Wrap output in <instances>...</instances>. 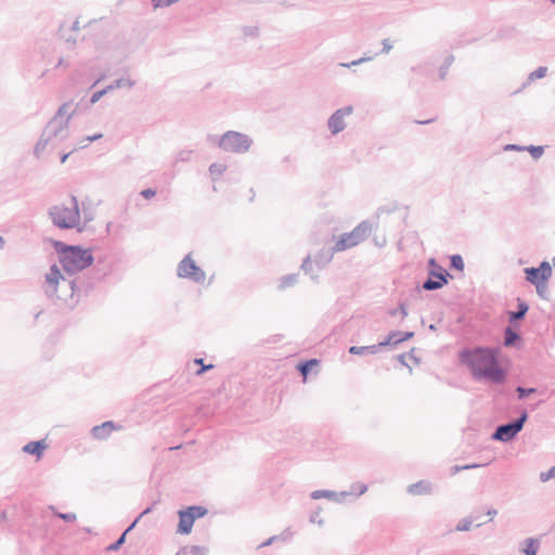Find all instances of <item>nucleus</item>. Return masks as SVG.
Here are the masks:
<instances>
[{
  "mask_svg": "<svg viewBox=\"0 0 555 555\" xmlns=\"http://www.w3.org/2000/svg\"><path fill=\"white\" fill-rule=\"evenodd\" d=\"M462 364L466 365L476 380H488L493 384H503L506 380V371L500 365L498 350L489 347L465 348L459 353Z\"/></svg>",
  "mask_w": 555,
  "mask_h": 555,
  "instance_id": "1",
  "label": "nucleus"
},
{
  "mask_svg": "<svg viewBox=\"0 0 555 555\" xmlns=\"http://www.w3.org/2000/svg\"><path fill=\"white\" fill-rule=\"evenodd\" d=\"M67 108L68 103L62 104L57 114L43 129L41 138L34 149L36 157H40L47 147H50L51 150H60L62 163H65L69 157V153H64L69 140V114Z\"/></svg>",
  "mask_w": 555,
  "mask_h": 555,
  "instance_id": "2",
  "label": "nucleus"
},
{
  "mask_svg": "<svg viewBox=\"0 0 555 555\" xmlns=\"http://www.w3.org/2000/svg\"><path fill=\"white\" fill-rule=\"evenodd\" d=\"M208 141L217 144L224 152L235 154L246 153L253 144V139L249 135L233 130L224 132L220 138L209 135Z\"/></svg>",
  "mask_w": 555,
  "mask_h": 555,
  "instance_id": "3",
  "label": "nucleus"
},
{
  "mask_svg": "<svg viewBox=\"0 0 555 555\" xmlns=\"http://www.w3.org/2000/svg\"><path fill=\"white\" fill-rule=\"evenodd\" d=\"M372 222L361 221L352 231L343 233L334 245V250L344 251L359 245L365 241L372 233Z\"/></svg>",
  "mask_w": 555,
  "mask_h": 555,
  "instance_id": "4",
  "label": "nucleus"
},
{
  "mask_svg": "<svg viewBox=\"0 0 555 555\" xmlns=\"http://www.w3.org/2000/svg\"><path fill=\"white\" fill-rule=\"evenodd\" d=\"M95 209L91 202L82 201L80 204L72 195V229L82 232L90 221L94 219Z\"/></svg>",
  "mask_w": 555,
  "mask_h": 555,
  "instance_id": "5",
  "label": "nucleus"
},
{
  "mask_svg": "<svg viewBox=\"0 0 555 555\" xmlns=\"http://www.w3.org/2000/svg\"><path fill=\"white\" fill-rule=\"evenodd\" d=\"M528 417V412L524 410L517 418L498 425L491 435V439L501 442L512 441L522 430Z\"/></svg>",
  "mask_w": 555,
  "mask_h": 555,
  "instance_id": "6",
  "label": "nucleus"
},
{
  "mask_svg": "<svg viewBox=\"0 0 555 555\" xmlns=\"http://www.w3.org/2000/svg\"><path fill=\"white\" fill-rule=\"evenodd\" d=\"M450 273L441 267L435 258L428 260V278L423 282L422 288L425 291H437L448 284Z\"/></svg>",
  "mask_w": 555,
  "mask_h": 555,
  "instance_id": "7",
  "label": "nucleus"
},
{
  "mask_svg": "<svg viewBox=\"0 0 555 555\" xmlns=\"http://www.w3.org/2000/svg\"><path fill=\"white\" fill-rule=\"evenodd\" d=\"M208 513L207 508L199 505H191L178 512L179 522L177 532L180 534H189L192 531L194 521L204 517Z\"/></svg>",
  "mask_w": 555,
  "mask_h": 555,
  "instance_id": "8",
  "label": "nucleus"
},
{
  "mask_svg": "<svg viewBox=\"0 0 555 555\" xmlns=\"http://www.w3.org/2000/svg\"><path fill=\"white\" fill-rule=\"evenodd\" d=\"M177 275L181 279H189L195 283H203L206 274L204 270L188 254L178 264Z\"/></svg>",
  "mask_w": 555,
  "mask_h": 555,
  "instance_id": "9",
  "label": "nucleus"
},
{
  "mask_svg": "<svg viewBox=\"0 0 555 555\" xmlns=\"http://www.w3.org/2000/svg\"><path fill=\"white\" fill-rule=\"evenodd\" d=\"M524 271L526 280L537 287L538 294H541V286H544L552 275L551 264L544 260L539 264V267H529Z\"/></svg>",
  "mask_w": 555,
  "mask_h": 555,
  "instance_id": "10",
  "label": "nucleus"
},
{
  "mask_svg": "<svg viewBox=\"0 0 555 555\" xmlns=\"http://www.w3.org/2000/svg\"><path fill=\"white\" fill-rule=\"evenodd\" d=\"M94 261L91 248L72 245V274L89 268Z\"/></svg>",
  "mask_w": 555,
  "mask_h": 555,
  "instance_id": "11",
  "label": "nucleus"
},
{
  "mask_svg": "<svg viewBox=\"0 0 555 555\" xmlns=\"http://www.w3.org/2000/svg\"><path fill=\"white\" fill-rule=\"evenodd\" d=\"M353 108L351 105L345 106L335 111L328 118L327 126L332 134H337L346 128L344 118L352 113Z\"/></svg>",
  "mask_w": 555,
  "mask_h": 555,
  "instance_id": "12",
  "label": "nucleus"
},
{
  "mask_svg": "<svg viewBox=\"0 0 555 555\" xmlns=\"http://www.w3.org/2000/svg\"><path fill=\"white\" fill-rule=\"evenodd\" d=\"M517 326L507 325L503 332V345L506 348L520 349L522 346V337L518 333Z\"/></svg>",
  "mask_w": 555,
  "mask_h": 555,
  "instance_id": "13",
  "label": "nucleus"
},
{
  "mask_svg": "<svg viewBox=\"0 0 555 555\" xmlns=\"http://www.w3.org/2000/svg\"><path fill=\"white\" fill-rule=\"evenodd\" d=\"M61 280H64L57 264H52L49 273L46 274V283L48 287L46 288V294L50 298H53L56 295V286Z\"/></svg>",
  "mask_w": 555,
  "mask_h": 555,
  "instance_id": "14",
  "label": "nucleus"
},
{
  "mask_svg": "<svg viewBox=\"0 0 555 555\" xmlns=\"http://www.w3.org/2000/svg\"><path fill=\"white\" fill-rule=\"evenodd\" d=\"M529 310V305L521 298H517V310L506 312L508 324L520 327V322L526 318Z\"/></svg>",
  "mask_w": 555,
  "mask_h": 555,
  "instance_id": "15",
  "label": "nucleus"
},
{
  "mask_svg": "<svg viewBox=\"0 0 555 555\" xmlns=\"http://www.w3.org/2000/svg\"><path fill=\"white\" fill-rule=\"evenodd\" d=\"M67 208H60L59 206H53L49 210V216L54 225L61 229H69V220L67 218Z\"/></svg>",
  "mask_w": 555,
  "mask_h": 555,
  "instance_id": "16",
  "label": "nucleus"
},
{
  "mask_svg": "<svg viewBox=\"0 0 555 555\" xmlns=\"http://www.w3.org/2000/svg\"><path fill=\"white\" fill-rule=\"evenodd\" d=\"M348 494L347 491H341V492H335V491H332V490H315L313 492H311L310 496L311 499L313 500H319V499H328V500H333L337 503H341L344 498H346Z\"/></svg>",
  "mask_w": 555,
  "mask_h": 555,
  "instance_id": "17",
  "label": "nucleus"
},
{
  "mask_svg": "<svg viewBox=\"0 0 555 555\" xmlns=\"http://www.w3.org/2000/svg\"><path fill=\"white\" fill-rule=\"evenodd\" d=\"M117 426L113 421H106L101 425H96L91 429L92 436L96 439H106Z\"/></svg>",
  "mask_w": 555,
  "mask_h": 555,
  "instance_id": "18",
  "label": "nucleus"
},
{
  "mask_svg": "<svg viewBox=\"0 0 555 555\" xmlns=\"http://www.w3.org/2000/svg\"><path fill=\"white\" fill-rule=\"evenodd\" d=\"M53 245L56 251L62 255L60 261L63 267V270L69 273V245L59 241H54Z\"/></svg>",
  "mask_w": 555,
  "mask_h": 555,
  "instance_id": "19",
  "label": "nucleus"
},
{
  "mask_svg": "<svg viewBox=\"0 0 555 555\" xmlns=\"http://www.w3.org/2000/svg\"><path fill=\"white\" fill-rule=\"evenodd\" d=\"M339 250H334V246L328 248H322L314 257V262L319 268L326 267L333 259L335 253Z\"/></svg>",
  "mask_w": 555,
  "mask_h": 555,
  "instance_id": "20",
  "label": "nucleus"
},
{
  "mask_svg": "<svg viewBox=\"0 0 555 555\" xmlns=\"http://www.w3.org/2000/svg\"><path fill=\"white\" fill-rule=\"evenodd\" d=\"M382 350V345L378 343L376 345L371 346H351L348 349L350 354L357 356H366V354H375Z\"/></svg>",
  "mask_w": 555,
  "mask_h": 555,
  "instance_id": "21",
  "label": "nucleus"
},
{
  "mask_svg": "<svg viewBox=\"0 0 555 555\" xmlns=\"http://www.w3.org/2000/svg\"><path fill=\"white\" fill-rule=\"evenodd\" d=\"M47 448L44 440L30 441L23 447L25 453L41 457L43 450Z\"/></svg>",
  "mask_w": 555,
  "mask_h": 555,
  "instance_id": "22",
  "label": "nucleus"
},
{
  "mask_svg": "<svg viewBox=\"0 0 555 555\" xmlns=\"http://www.w3.org/2000/svg\"><path fill=\"white\" fill-rule=\"evenodd\" d=\"M408 492L412 495H423L431 492V485L428 481L420 480L408 487Z\"/></svg>",
  "mask_w": 555,
  "mask_h": 555,
  "instance_id": "23",
  "label": "nucleus"
},
{
  "mask_svg": "<svg viewBox=\"0 0 555 555\" xmlns=\"http://www.w3.org/2000/svg\"><path fill=\"white\" fill-rule=\"evenodd\" d=\"M540 547V541L535 538H527L520 544V552L525 555H537Z\"/></svg>",
  "mask_w": 555,
  "mask_h": 555,
  "instance_id": "24",
  "label": "nucleus"
},
{
  "mask_svg": "<svg viewBox=\"0 0 555 555\" xmlns=\"http://www.w3.org/2000/svg\"><path fill=\"white\" fill-rule=\"evenodd\" d=\"M208 550L199 545H186L179 550L176 555H207Z\"/></svg>",
  "mask_w": 555,
  "mask_h": 555,
  "instance_id": "25",
  "label": "nucleus"
},
{
  "mask_svg": "<svg viewBox=\"0 0 555 555\" xmlns=\"http://www.w3.org/2000/svg\"><path fill=\"white\" fill-rule=\"evenodd\" d=\"M318 363H319L318 359H309V360L300 361L297 365V370L302 376L306 377L311 372L312 367L314 365H317Z\"/></svg>",
  "mask_w": 555,
  "mask_h": 555,
  "instance_id": "26",
  "label": "nucleus"
},
{
  "mask_svg": "<svg viewBox=\"0 0 555 555\" xmlns=\"http://www.w3.org/2000/svg\"><path fill=\"white\" fill-rule=\"evenodd\" d=\"M401 332L400 331H391L387 337L380 341L382 348L387 346H397L400 344V341H397L400 338Z\"/></svg>",
  "mask_w": 555,
  "mask_h": 555,
  "instance_id": "27",
  "label": "nucleus"
},
{
  "mask_svg": "<svg viewBox=\"0 0 555 555\" xmlns=\"http://www.w3.org/2000/svg\"><path fill=\"white\" fill-rule=\"evenodd\" d=\"M297 278H298L297 273L287 274V275L282 276L280 280L279 288L285 289L287 287L295 285L297 283Z\"/></svg>",
  "mask_w": 555,
  "mask_h": 555,
  "instance_id": "28",
  "label": "nucleus"
},
{
  "mask_svg": "<svg viewBox=\"0 0 555 555\" xmlns=\"http://www.w3.org/2000/svg\"><path fill=\"white\" fill-rule=\"evenodd\" d=\"M208 170L212 177V180L216 181L227 170V165L214 163L209 166Z\"/></svg>",
  "mask_w": 555,
  "mask_h": 555,
  "instance_id": "29",
  "label": "nucleus"
},
{
  "mask_svg": "<svg viewBox=\"0 0 555 555\" xmlns=\"http://www.w3.org/2000/svg\"><path fill=\"white\" fill-rule=\"evenodd\" d=\"M453 62H454V56L452 54H450L449 56L446 57L442 65L439 67V78L441 80L446 79L449 68L453 64Z\"/></svg>",
  "mask_w": 555,
  "mask_h": 555,
  "instance_id": "30",
  "label": "nucleus"
},
{
  "mask_svg": "<svg viewBox=\"0 0 555 555\" xmlns=\"http://www.w3.org/2000/svg\"><path fill=\"white\" fill-rule=\"evenodd\" d=\"M478 40L477 37L472 38H464V35H460L457 38L454 39L453 43L451 44V49H460L463 48L466 44L474 43Z\"/></svg>",
  "mask_w": 555,
  "mask_h": 555,
  "instance_id": "31",
  "label": "nucleus"
},
{
  "mask_svg": "<svg viewBox=\"0 0 555 555\" xmlns=\"http://www.w3.org/2000/svg\"><path fill=\"white\" fill-rule=\"evenodd\" d=\"M134 81L130 78H118L112 85L107 86V89L113 90L115 88L128 87L132 88L134 86Z\"/></svg>",
  "mask_w": 555,
  "mask_h": 555,
  "instance_id": "32",
  "label": "nucleus"
},
{
  "mask_svg": "<svg viewBox=\"0 0 555 555\" xmlns=\"http://www.w3.org/2000/svg\"><path fill=\"white\" fill-rule=\"evenodd\" d=\"M450 267L451 269L463 271L464 270V260L461 255L455 254L450 257Z\"/></svg>",
  "mask_w": 555,
  "mask_h": 555,
  "instance_id": "33",
  "label": "nucleus"
},
{
  "mask_svg": "<svg viewBox=\"0 0 555 555\" xmlns=\"http://www.w3.org/2000/svg\"><path fill=\"white\" fill-rule=\"evenodd\" d=\"M537 391H538V389L533 388V387H529V388H526V387H522V386H517L516 387V392H517V396H518L519 400H524L527 397H529L530 395L535 393Z\"/></svg>",
  "mask_w": 555,
  "mask_h": 555,
  "instance_id": "34",
  "label": "nucleus"
},
{
  "mask_svg": "<svg viewBox=\"0 0 555 555\" xmlns=\"http://www.w3.org/2000/svg\"><path fill=\"white\" fill-rule=\"evenodd\" d=\"M128 532H126V530L121 533V535L112 544H109L108 546H106V552H116L118 551L122 544L125 543L126 541V535H127Z\"/></svg>",
  "mask_w": 555,
  "mask_h": 555,
  "instance_id": "35",
  "label": "nucleus"
},
{
  "mask_svg": "<svg viewBox=\"0 0 555 555\" xmlns=\"http://www.w3.org/2000/svg\"><path fill=\"white\" fill-rule=\"evenodd\" d=\"M367 491V486L362 482H353L351 485V491L348 492L347 495L356 494V496H360Z\"/></svg>",
  "mask_w": 555,
  "mask_h": 555,
  "instance_id": "36",
  "label": "nucleus"
},
{
  "mask_svg": "<svg viewBox=\"0 0 555 555\" xmlns=\"http://www.w3.org/2000/svg\"><path fill=\"white\" fill-rule=\"evenodd\" d=\"M525 151H528L532 158L539 159L544 153V147L542 145H528L525 146Z\"/></svg>",
  "mask_w": 555,
  "mask_h": 555,
  "instance_id": "37",
  "label": "nucleus"
},
{
  "mask_svg": "<svg viewBox=\"0 0 555 555\" xmlns=\"http://www.w3.org/2000/svg\"><path fill=\"white\" fill-rule=\"evenodd\" d=\"M474 518L472 516L465 517L459 521L456 525L457 531H468L472 528Z\"/></svg>",
  "mask_w": 555,
  "mask_h": 555,
  "instance_id": "38",
  "label": "nucleus"
},
{
  "mask_svg": "<svg viewBox=\"0 0 555 555\" xmlns=\"http://www.w3.org/2000/svg\"><path fill=\"white\" fill-rule=\"evenodd\" d=\"M287 540H288V535L285 532H283L279 535L270 537L264 542H262L258 547L260 548V547L269 546L275 541H287Z\"/></svg>",
  "mask_w": 555,
  "mask_h": 555,
  "instance_id": "39",
  "label": "nucleus"
},
{
  "mask_svg": "<svg viewBox=\"0 0 555 555\" xmlns=\"http://www.w3.org/2000/svg\"><path fill=\"white\" fill-rule=\"evenodd\" d=\"M547 68L544 66H540L537 69H534L532 73L529 74L528 79L530 81H533L535 79H541L546 76Z\"/></svg>",
  "mask_w": 555,
  "mask_h": 555,
  "instance_id": "40",
  "label": "nucleus"
},
{
  "mask_svg": "<svg viewBox=\"0 0 555 555\" xmlns=\"http://www.w3.org/2000/svg\"><path fill=\"white\" fill-rule=\"evenodd\" d=\"M68 33H69V26L67 25L66 22L62 23L57 29V37L63 39L65 42H68L69 41Z\"/></svg>",
  "mask_w": 555,
  "mask_h": 555,
  "instance_id": "41",
  "label": "nucleus"
},
{
  "mask_svg": "<svg viewBox=\"0 0 555 555\" xmlns=\"http://www.w3.org/2000/svg\"><path fill=\"white\" fill-rule=\"evenodd\" d=\"M155 504H156V503L154 502L152 505H150V506H147L145 509H143V512H142V513H141V514H140V515H139V516H138L133 521H132V524H131V525L126 529V532L131 531V530L135 527V525L139 522V520H140L143 516H145V515L150 514V513L153 511V506H154Z\"/></svg>",
  "mask_w": 555,
  "mask_h": 555,
  "instance_id": "42",
  "label": "nucleus"
},
{
  "mask_svg": "<svg viewBox=\"0 0 555 555\" xmlns=\"http://www.w3.org/2000/svg\"><path fill=\"white\" fill-rule=\"evenodd\" d=\"M180 0H151L152 7L156 10L159 8L170 7Z\"/></svg>",
  "mask_w": 555,
  "mask_h": 555,
  "instance_id": "43",
  "label": "nucleus"
},
{
  "mask_svg": "<svg viewBox=\"0 0 555 555\" xmlns=\"http://www.w3.org/2000/svg\"><path fill=\"white\" fill-rule=\"evenodd\" d=\"M102 137H103L102 133H95L93 135H89V137L85 138L81 142L78 143L77 149H83V147L88 146L89 143L99 140Z\"/></svg>",
  "mask_w": 555,
  "mask_h": 555,
  "instance_id": "44",
  "label": "nucleus"
},
{
  "mask_svg": "<svg viewBox=\"0 0 555 555\" xmlns=\"http://www.w3.org/2000/svg\"><path fill=\"white\" fill-rule=\"evenodd\" d=\"M242 33L246 37H258L259 28L257 26H244Z\"/></svg>",
  "mask_w": 555,
  "mask_h": 555,
  "instance_id": "45",
  "label": "nucleus"
},
{
  "mask_svg": "<svg viewBox=\"0 0 555 555\" xmlns=\"http://www.w3.org/2000/svg\"><path fill=\"white\" fill-rule=\"evenodd\" d=\"M539 478L542 482L555 478V466H552L547 472H541Z\"/></svg>",
  "mask_w": 555,
  "mask_h": 555,
  "instance_id": "46",
  "label": "nucleus"
},
{
  "mask_svg": "<svg viewBox=\"0 0 555 555\" xmlns=\"http://www.w3.org/2000/svg\"><path fill=\"white\" fill-rule=\"evenodd\" d=\"M193 151L191 150H183V151H180L176 157V160L177 162H189L191 159V155H192Z\"/></svg>",
  "mask_w": 555,
  "mask_h": 555,
  "instance_id": "47",
  "label": "nucleus"
},
{
  "mask_svg": "<svg viewBox=\"0 0 555 555\" xmlns=\"http://www.w3.org/2000/svg\"><path fill=\"white\" fill-rule=\"evenodd\" d=\"M108 91H111L109 89L104 88L102 90H99L96 92H94L91 98H90V104H94L96 103L103 95H105Z\"/></svg>",
  "mask_w": 555,
  "mask_h": 555,
  "instance_id": "48",
  "label": "nucleus"
},
{
  "mask_svg": "<svg viewBox=\"0 0 555 555\" xmlns=\"http://www.w3.org/2000/svg\"><path fill=\"white\" fill-rule=\"evenodd\" d=\"M398 311H400V313L402 314V318H405L408 315V309H406L404 302H400L399 307L397 309H391L389 311V314L393 317L397 314Z\"/></svg>",
  "mask_w": 555,
  "mask_h": 555,
  "instance_id": "49",
  "label": "nucleus"
},
{
  "mask_svg": "<svg viewBox=\"0 0 555 555\" xmlns=\"http://www.w3.org/2000/svg\"><path fill=\"white\" fill-rule=\"evenodd\" d=\"M301 270L306 273V274H310L311 273V270H312V264H311V261H310V256H307L302 263H301Z\"/></svg>",
  "mask_w": 555,
  "mask_h": 555,
  "instance_id": "50",
  "label": "nucleus"
},
{
  "mask_svg": "<svg viewBox=\"0 0 555 555\" xmlns=\"http://www.w3.org/2000/svg\"><path fill=\"white\" fill-rule=\"evenodd\" d=\"M371 60H372V57H371V56H367V57L363 56V57H360V59H358V60L352 61V62H351V63H349V64H341V65H343V66H346V67H350V66H356V65L362 64V63H364V62H366V61H371Z\"/></svg>",
  "mask_w": 555,
  "mask_h": 555,
  "instance_id": "51",
  "label": "nucleus"
},
{
  "mask_svg": "<svg viewBox=\"0 0 555 555\" xmlns=\"http://www.w3.org/2000/svg\"><path fill=\"white\" fill-rule=\"evenodd\" d=\"M414 336V332H401L400 338L397 341L403 343L411 339Z\"/></svg>",
  "mask_w": 555,
  "mask_h": 555,
  "instance_id": "52",
  "label": "nucleus"
},
{
  "mask_svg": "<svg viewBox=\"0 0 555 555\" xmlns=\"http://www.w3.org/2000/svg\"><path fill=\"white\" fill-rule=\"evenodd\" d=\"M155 194H156V191L154 189H145V190L141 191V195L147 199L154 197Z\"/></svg>",
  "mask_w": 555,
  "mask_h": 555,
  "instance_id": "53",
  "label": "nucleus"
},
{
  "mask_svg": "<svg viewBox=\"0 0 555 555\" xmlns=\"http://www.w3.org/2000/svg\"><path fill=\"white\" fill-rule=\"evenodd\" d=\"M382 44H383L382 53L387 54L392 49V44L389 42L388 39H384Z\"/></svg>",
  "mask_w": 555,
  "mask_h": 555,
  "instance_id": "54",
  "label": "nucleus"
},
{
  "mask_svg": "<svg viewBox=\"0 0 555 555\" xmlns=\"http://www.w3.org/2000/svg\"><path fill=\"white\" fill-rule=\"evenodd\" d=\"M505 151H525V146L518 144H507L504 147Z\"/></svg>",
  "mask_w": 555,
  "mask_h": 555,
  "instance_id": "55",
  "label": "nucleus"
},
{
  "mask_svg": "<svg viewBox=\"0 0 555 555\" xmlns=\"http://www.w3.org/2000/svg\"><path fill=\"white\" fill-rule=\"evenodd\" d=\"M212 367H214V365H212V364H207V365H206V364H204V363H203V364L201 365V369L196 372V375H202L203 373H205L206 371H208V370H210V369H212Z\"/></svg>",
  "mask_w": 555,
  "mask_h": 555,
  "instance_id": "56",
  "label": "nucleus"
},
{
  "mask_svg": "<svg viewBox=\"0 0 555 555\" xmlns=\"http://www.w3.org/2000/svg\"><path fill=\"white\" fill-rule=\"evenodd\" d=\"M487 464H477V463H474V464H467V465H463L462 468H464V470L466 469H474V468H478V467H482V466H486Z\"/></svg>",
  "mask_w": 555,
  "mask_h": 555,
  "instance_id": "57",
  "label": "nucleus"
},
{
  "mask_svg": "<svg viewBox=\"0 0 555 555\" xmlns=\"http://www.w3.org/2000/svg\"><path fill=\"white\" fill-rule=\"evenodd\" d=\"M462 470H464V468H462V466H460V465H454L450 468L451 475H455Z\"/></svg>",
  "mask_w": 555,
  "mask_h": 555,
  "instance_id": "58",
  "label": "nucleus"
},
{
  "mask_svg": "<svg viewBox=\"0 0 555 555\" xmlns=\"http://www.w3.org/2000/svg\"><path fill=\"white\" fill-rule=\"evenodd\" d=\"M405 353H401V354H398L397 356V360L404 366H409L408 363L405 362Z\"/></svg>",
  "mask_w": 555,
  "mask_h": 555,
  "instance_id": "59",
  "label": "nucleus"
},
{
  "mask_svg": "<svg viewBox=\"0 0 555 555\" xmlns=\"http://www.w3.org/2000/svg\"><path fill=\"white\" fill-rule=\"evenodd\" d=\"M435 121V118L426 119V120H416L415 122L418 125H428Z\"/></svg>",
  "mask_w": 555,
  "mask_h": 555,
  "instance_id": "60",
  "label": "nucleus"
},
{
  "mask_svg": "<svg viewBox=\"0 0 555 555\" xmlns=\"http://www.w3.org/2000/svg\"><path fill=\"white\" fill-rule=\"evenodd\" d=\"M57 516L65 521H69V513H60Z\"/></svg>",
  "mask_w": 555,
  "mask_h": 555,
  "instance_id": "61",
  "label": "nucleus"
},
{
  "mask_svg": "<svg viewBox=\"0 0 555 555\" xmlns=\"http://www.w3.org/2000/svg\"><path fill=\"white\" fill-rule=\"evenodd\" d=\"M409 357H410V359H412V360H413V361H415L416 363H418V362H420V359H418V358H416V357L414 356V349H412V350L409 352Z\"/></svg>",
  "mask_w": 555,
  "mask_h": 555,
  "instance_id": "62",
  "label": "nucleus"
},
{
  "mask_svg": "<svg viewBox=\"0 0 555 555\" xmlns=\"http://www.w3.org/2000/svg\"><path fill=\"white\" fill-rule=\"evenodd\" d=\"M79 28V21L76 20L74 23H72V30H77Z\"/></svg>",
  "mask_w": 555,
  "mask_h": 555,
  "instance_id": "63",
  "label": "nucleus"
},
{
  "mask_svg": "<svg viewBox=\"0 0 555 555\" xmlns=\"http://www.w3.org/2000/svg\"><path fill=\"white\" fill-rule=\"evenodd\" d=\"M496 513H498V512H496V509H494V508H489V509L487 511V515H489V516H494V515H496Z\"/></svg>",
  "mask_w": 555,
  "mask_h": 555,
  "instance_id": "64",
  "label": "nucleus"
}]
</instances>
